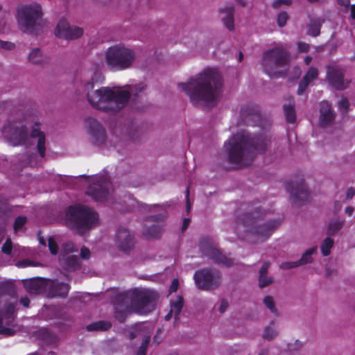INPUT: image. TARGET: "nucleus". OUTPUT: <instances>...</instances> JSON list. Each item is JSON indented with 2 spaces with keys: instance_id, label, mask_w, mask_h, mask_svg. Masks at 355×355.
I'll list each match as a JSON object with an SVG mask.
<instances>
[{
  "instance_id": "f257e3e1",
  "label": "nucleus",
  "mask_w": 355,
  "mask_h": 355,
  "mask_svg": "<svg viewBox=\"0 0 355 355\" xmlns=\"http://www.w3.org/2000/svg\"><path fill=\"white\" fill-rule=\"evenodd\" d=\"M270 139L265 134L252 135L242 131L232 135L224 144L228 162L237 168L248 166L258 154L266 152Z\"/></svg>"
},
{
  "instance_id": "f03ea898",
  "label": "nucleus",
  "mask_w": 355,
  "mask_h": 355,
  "mask_svg": "<svg viewBox=\"0 0 355 355\" xmlns=\"http://www.w3.org/2000/svg\"><path fill=\"white\" fill-rule=\"evenodd\" d=\"M178 86L189 96L193 105L204 102L214 105L220 94L223 79L216 70L208 68L188 83H180Z\"/></svg>"
},
{
  "instance_id": "7ed1b4c3",
  "label": "nucleus",
  "mask_w": 355,
  "mask_h": 355,
  "mask_svg": "<svg viewBox=\"0 0 355 355\" xmlns=\"http://www.w3.org/2000/svg\"><path fill=\"white\" fill-rule=\"evenodd\" d=\"M94 82L85 85L89 103L94 108L106 112H118L128 103L130 93L127 90L114 91L107 87L92 91Z\"/></svg>"
},
{
  "instance_id": "20e7f679",
  "label": "nucleus",
  "mask_w": 355,
  "mask_h": 355,
  "mask_svg": "<svg viewBox=\"0 0 355 355\" xmlns=\"http://www.w3.org/2000/svg\"><path fill=\"white\" fill-rule=\"evenodd\" d=\"M257 203L248 205V211L243 218H238V223H241L252 235L257 236L261 242L267 240L274 232L280 226L281 220L272 219L265 223H261V218L265 216L266 211L262 210Z\"/></svg>"
},
{
  "instance_id": "39448f33",
  "label": "nucleus",
  "mask_w": 355,
  "mask_h": 355,
  "mask_svg": "<svg viewBox=\"0 0 355 355\" xmlns=\"http://www.w3.org/2000/svg\"><path fill=\"white\" fill-rule=\"evenodd\" d=\"M17 303V289L10 282L0 283V334L12 336L15 331L11 327L15 322Z\"/></svg>"
},
{
  "instance_id": "423d86ee",
  "label": "nucleus",
  "mask_w": 355,
  "mask_h": 355,
  "mask_svg": "<svg viewBox=\"0 0 355 355\" xmlns=\"http://www.w3.org/2000/svg\"><path fill=\"white\" fill-rule=\"evenodd\" d=\"M66 219L72 229L80 235H83L98 223V214L92 209L76 204L68 207L66 211Z\"/></svg>"
},
{
  "instance_id": "0eeeda50",
  "label": "nucleus",
  "mask_w": 355,
  "mask_h": 355,
  "mask_svg": "<svg viewBox=\"0 0 355 355\" xmlns=\"http://www.w3.org/2000/svg\"><path fill=\"white\" fill-rule=\"evenodd\" d=\"M40 123L35 122L29 133L27 127L20 123L12 125L10 128V139L15 145H31V139H37V150L41 157L46 154V135L40 130Z\"/></svg>"
},
{
  "instance_id": "6e6552de",
  "label": "nucleus",
  "mask_w": 355,
  "mask_h": 355,
  "mask_svg": "<svg viewBox=\"0 0 355 355\" xmlns=\"http://www.w3.org/2000/svg\"><path fill=\"white\" fill-rule=\"evenodd\" d=\"M289 53L282 46H277L265 51L263 54L262 67L270 77L284 76L290 65Z\"/></svg>"
},
{
  "instance_id": "1a4fd4ad",
  "label": "nucleus",
  "mask_w": 355,
  "mask_h": 355,
  "mask_svg": "<svg viewBox=\"0 0 355 355\" xmlns=\"http://www.w3.org/2000/svg\"><path fill=\"white\" fill-rule=\"evenodd\" d=\"M16 17L19 26L24 31L35 33L42 27L43 10L37 3L18 6Z\"/></svg>"
},
{
  "instance_id": "9d476101",
  "label": "nucleus",
  "mask_w": 355,
  "mask_h": 355,
  "mask_svg": "<svg viewBox=\"0 0 355 355\" xmlns=\"http://www.w3.org/2000/svg\"><path fill=\"white\" fill-rule=\"evenodd\" d=\"M135 58V53L132 50L121 45L110 47L106 53V62L108 66L116 70L129 68Z\"/></svg>"
},
{
  "instance_id": "9b49d317",
  "label": "nucleus",
  "mask_w": 355,
  "mask_h": 355,
  "mask_svg": "<svg viewBox=\"0 0 355 355\" xmlns=\"http://www.w3.org/2000/svg\"><path fill=\"white\" fill-rule=\"evenodd\" d=\"M157 297L154 291L135 288L132 290V309L139 313H148L154 309Z\"/></svg>"
},
{
  "instance_id": "f8f14e48",
  "label": "nucleus",
  "mask_w": 355,
  "mask_h": 355,
  "mask_svg": "<svg viewBox=\"0 0 355 355\" xmlns=\"http://www.w3.org/2000/svg\"><path fill=\"white\" fill-rule=\"evenodd\" d=\"M193 279L198 289L214 291L220 286L222 274L216 269L202 268L196 271Z\"/></svg>"
},
{
  "instance_id": "ddd939ff",
  "label": "nucleus",
  "mask_w": 355,
  "mask_h": 355,
  "mask_svg": "<svg viewBox=\"0 0 355 355\" xmlns=\"http://www.w3.org/2000/svg\"><path fill=\"white\" fill-rule=\"evenodd\" d=\"M110 187L111 182L106 175L96 176L86 193L96 202H105L110 193Z\"/></svg>"
},
{
  "instance_id": "4468645a",
  "label": "nucleus",
  "mask_w": 355,
  "mask_h": 355,
  "mask_svg": "<svg viewBox=\"0 0 355 355\" xmlns=\"http://www.w3.org/2000/svg\"><path fill=\"white\" fill-rule=\"evenodd\" d=\"M286 189L291 194V198L295 205H300L309 198V192L301 175L296 177L295 181L287 182Z\"/></svg>"
},
{
  "instance_id": "2eb2a0df",
  "label": "nucleus",
  "mask_w": 355,
  "mask_h": 355,
  "mask_svg": "<svg viewBox=\"0 0 355 355\" xmlns=\"http://www.w3.org/2000/svg\"><path fill=\"white\" fill-rule=\"evenodd\" d=\"M199 248L204 255L212 259L216 264L225 267H230L234 264L232 259L227 257L214 247L209 239L202 238L199 242Z\"/></svg>"
},
{
  "instance_id": "dca6fc26",
  "label": "nucleus",
  "mask_w": 355,
  "mask_h": 355,
  "mask_svg": "<svg viewBox=\"0 0 355 355\" xmlns=\"http://www.w3.org/2000/svg\"><path fill=\"white\" fill-rule=\"evenodd\" d=\"M166 215L159 214L146 218V224L143 229V235L147 239H157L161 236L165 225Z\"/></svg>"
},
{
  "instance_id": "f3484780",
  "label": "nucleus",
  "mask_w": 355,
  "mask_h": 355,
  "mask_svg": "<svg viewBox=\"0 0 355 355\" xmlns=\"http://www.w3.org/2000/svg\"><path fill=\"white\" fill-rule=\"evenodd\" d=\"M327 79L332 87L339 91L346 89L351 82L345 79L344 71L341 68L334 66L327 67Z\"/></svg>"
},
{
  "instance_id": "a211bd4d",
  "label": "nucleus",
  "mask_w": 355,
  "mask_h": 355,
  "mask_svg": "<svg viewBox=\"0 0 355 355\" xmlns=\"http://www.w3.org/2000/svg\"><path fill=\"white\" fill-rule=\"evenodd\" d=\"M55 34L58 37L72 40L80 37L83 34V29L71 26L67 20L61 19L57 24Z\"/></svg>"
},
{
  "instance_id": "6ab92c4d",
  "label": "nucleus",
  "mask_w": 355,
  "mask_h": 355,
  "mask_svg": "<svg viewBox=\"0 0 355 355\" xmlns=\"http://www.w3.org/2000/svg\"><path fill=\"white\" fill-rule=\"evenodd\" d=\"M241 115L248 125L262 126V116L260 107L254 104H248L241 108Z\"/></svg>"
},
{
  "instance_id": "aec40b11",
  "label": "nucleus",
  "mask_w": 355,
  "mask_h": 355,
  "mask_svg": "<svg viewBox=\"0 0 355 355\" xmlns=\"http://www.w3.org/2000/svg\"><path fill=\"white\" fill-rule=\"evenodd\" d=\"M115 243L117 248L125 252H129L135 246V238L129 230L125 227H120L116 233Z\"/></svg>"
},
{
  "instance_id": "412c9836",
  "label": "nucleus",
  "mask_w": 355,
  "mask_h": 355,
  "mask_svg": "<svg viewBox=\"0 0 355 355\" xmlns=\"http://www.w3.org/2000/svg\"><path fill=\"white\" fill-rule=\"evenodd\" d=\"M87 123L92 141L95 145H101L106 140V132L103 125L96 119L88 118Z\"/></svg>"
},
{
  "instance_id": "4be33fe9",
  "label": "nucleus",
  "mask_w": 355,
  "mask_h": 355,
  "mask_svg": "<svg viewBox=\"0 0 355 355\" xmlns=\"http://www.w3.org/2000/svg\"><path fill=\"white\" fill-rule=\"evenodd\" d=\"M319 124L322 128L331 126L334 123L336 113L332 105L328 101L324 100L320 103Z\"/></svg>"
},
{
  "instance_id": "5701e85b",
  "label": "nucleus",
  "mask_w": 355,
  "mask_h": 355,
  "mask_svg": "<svg viewBox=\"0 0 355 355\" xmlns=\"http://www.w3.org/2000/svg\"><path fill=\"white\" fill-rule=\"evenodd\" d=\"M49 284V280L43 277H33L30 279L23 281V285L29 293H40L46 289Z\"/></svg>"
},
{
  "instance_id": "b1692460",
  "label": "nucleus",
  "mask_w": 355,
  "mask_h": 355,
  "mask_svg": "<svg viewBox=\"0 0 355 355\" xmlns=\"http://www.w3.org/2000/svg\"><path fill=\"white\" fill-rule=\"evenodd\" d=\"M59 261L62 267L67 271H75L80 268V259L77 255L62 254Z\"/></svg>"
},
{
  "instance_id": "393cba45",
  "label": "nucleus",
  "mask_w": 355,
  "mask_h": 355,
  "mask_svg": "<svg viewBox=\"0 0 355 355\" xmlns=\"http://www.w3.org/2000/svg\"><path fill=\"white\" fill-rule=\"evenodd\" d=\"M70 289L67 283L60 282L58 280L52 281L49 289V295L53 297H66Z\"/></svg>"
},
{
  "instance_id": "a878e982",
  "label": "nucleus",
  "mask_w": 355,
  "mask_h": 355,
  "mask_svg": "<svg viewBox=\"0 0 355 355\" xmlns=\"http://www.w3.org/2000/svg\"><path fill=\"white\" fill-rule=\"evenodd\" d=\"M234 8L233 6H225L219 10L224 25L230 31L234 28Z\"/></svg>"
},
{
  "instance_id": "bb28decb",
  "label": "nucleus",
  "mask_w": 355,
  "mask_h": 355,
  "mask_svg": "<svg viewBox=\"0 0 355 355\" xmlns=\"http://www.w3.org/2000/svg\"><path fill=\"white\" fill-rule=\"evenodd\" d=\"M114 306H128L132 309V290L116 293L113 299Z\"/></svg>"
},
{
  "instance_id": "cd10ccee",
  "label": "nucleus",
  "mask_w": 355,
  "mask_h": 355,
  "mask_svg": "<svg viewBox=\"0 0 355 355\" xmlns=\"http://www.w3.org/2000/svg\"><path fill=\"white\" fill-rule=\"evenodd\" d=\"M324 20L321 17H312L307 26V34L312 37H317L320 34L321 27Z\"/></svg>"
},
{
  "instance_id": "c85d7f7f",
  "label": "nucleus",
  "mask_w": 355,
  "mask_h": 355,
  "mask_svg": "<svg viewBox=\"0 0 355 355\" xmlns=\"http://www.w3.org/2000/svg\"><path fill=\"white\" fill-rule=\"evenodd\" d=\"M283 110L286 121L288 123H294L296 121V112L293 99L291 103L283 105Z\"/></svg>"
},
{
  "instance_id": "c756f323",
  "label": "nucleus",
  "mask_w": 355,
  "mask_h": 355,
  "mask_svg": "<svg viewBox=\"0 0 355 355\" xmlns=\"http://www.w3.org/2000/svg\"><path fill=\"white\" fill-rule=\"evenodd\" d=\"M112 327V323L107 320H99L92 322L87 326V330L92 331H107Z\"/></svg>"
},
{
  "instance_id": "7c9ffc66",
  "label": "nucleus",
  "mask_w": 355,
  "mask_h": 355,
  "mask_svg": "<svg viewBox=\"0 0 355 355\" xmlns=\"http://www.w3.org/2000/svg\"><path fill=\"white\" fill-rule=\"evenodd\" d=\"M114 318L119 322L123 323L125 321L128 315L131 313V309L128 306H114Z\"/></svg>"
},
{
  "instance_id": "2f4dec72",
  "label": "nucleus",
  "mask_w": 355,
  "mask_h": 355,
  "mask_svg": "<svg viewBox=\"0 0 355 355\" xmlns=\"http://www.w3.org/2000/svg\"><path fill=\"white\" fill-rule=\"evenodd\" d=\"M184 306V298L181 295L177 297L176 300L171 302V311L173 313L174 319L177 321L179 319V315Z\"/></svg>"
},
{
  "instance_id": "473e14b6",
  "label": "nucleus",
  "mask_w": 355,
  "mask_h": 355,
  "mask_svg": "<svg viewBox=\"0 0 355 355\" xmlns=\"http://www.w3.org/2000/svg\"><path fill=\"white\" fill-rule=\"evenodd\" d=\"M334 243L333 239L327 237L321 243L320 249L323 256L327 257L330 254L331 249L332 248Z\"/></svg>"
},
{
  "instance_id": "72a5a7b5",
  "label": "nucleus",
  "mask_w": 355,
  "mask_h": 355,
  "mask_svg": "<svg viewBox=\"0 0 355 355\" xmlns=\"http://www.w3.org/2000/svg\"><path fill=\"white\" fill-rule=\"evenodd\" d=\"M316 248H312L307 250L302 256L301 259L297 261L299 266L306 263H311L313 261L312 254L315 252Z\"/></svg>"
},
{
  "instance_id": "f704fd0d",
  "label": "nucleus",
  "mask_w": 355,
  "mask_h": 355,
  "mask_svg": "<svg viewBox=\"0 0 355 355\" xmlns=\"http://www.w3.org/2000/svg\"><path fill=\"white\" fill-rule=\"evenodd\" d=\"M28 60L33 64H40L43 60V55L39 48H35L30 53Z\"/></svg>"
},
{
  "instance_id": "c9c22d12",
  "label": "nucleus",
  "mask_w": 355,
  "mask_h": 355,
  "mask_svg": "<svg viewBox=\"0 0 355 355\" xmlns=\"http://www.w3.org/2000/svg\"><path fill=\"white\" fill-rule=\"evenodd\" d=\"M343 225V222L340 220L330 222L328 226L327 234L329 236L335 235L338 231L341 230Z\"/></svg>"
},
{
  "instance_id": "e433bc0d",
  "label": "nucleus",
  "mask_w": 355,
  "mask_h": 355,
  "mask_svg": "<svg viewBox=\"0 0 355 355\" xmlns=\"http://www.w3.org/2000/svg\"><path fill=\"white\" fill-rule=\"evenodd\" d=\"M318 76V71L315 67H310L303 78H306V81L310 83Z\"/></svg>"
},
{
  "instance_id": "4c0bfd02",
  "label": "nucleus",
  "mask_w": 355,
  "mask_h": 355,
  "mask_svg": "<svg viewBox=\"0 0 355 355\" xmlns=\"http://www.w3.org/2000/svg\"><path fill=\"white\" fill-rule=\"evenodd\" d=\"M318 76V71L315 67H310L303 78H306V81L310 83Z\"/></svg>"
},
{
  "instance_id": "58836bf2",
  "label": "nucleus",
  "mask_w": 355,
  "mask_h": 355,
  "mask_svg": "<svg viewBox=\"0 0 355 355\" xmlns=\"http://www.w3.org/2000/svg\"><path fill=\"white\" fill-rule=\"evenodd\" d=\"M289 19V16L288 13L286 11H282L280 12L277 17V22L279 27H284L287 21Z\"/></svg>"
},
{
  "instance_id": "ea45409f",
  "label": "nucleus",
  "mask_w": 355,
  "mask_h": 355,
  "mask_svg": "<svg viewBox=\"0 0 355 355\" xmlns=\"http://www.w3.org/2000/svg\"><path fill=\"white\" fill-rule=\"evenodd\" d=\"M27 218L26 216H18L15 218L13 227L15 232L20 230L26 224Z\"/></svg>"
},
{
  "instance_id": "a19ab883",
  "label": "nucleus",
  "mask_w": 355,
  "mask_h": 355,
  "mask_svg": "<svg viewBox=\"0 0 355 355\" xmlns=\"http://www.w3.org/2000/svg\"><path fill=\"white\" fill-rule=\"evenodd\" d=\"M48 247L50 252L52 254H56L58 252L59 247L55 240V239L52 236L48 239Z\"/></svg>"
},
{
  "instance_id": "79ce46f5",
  "label": "nucleus",
  "mask_w": 355,
  "mask_h": 355,
  "mask_svg": "<svg viewBox=\"0 0 355 355\" xmlns=\"http://www.w3.org/2000/svg\"><path fill=\"white\" fill-rule=\"evenodd\" d=\"M44 335V340H45L49 344H54L58 341V337L47 330L42 331Z\"/></svg>"
},
{
  "instance_id": "37998d69",
  "label": "nucleus",
  "mask_w": 355,
  "mask_h": 355,
  "mask_svg": "<svg viewBox=\"0 0 355 355\" xmlns=\"http://www.w3.org/2000/svg\"><path fill=\"white\" fill-rule=\"evenodd\" d=\"M263 303L272 313L275 314L277 313V309L275 308L273 299L271 296L265 297V298L263 299Z\"/></svg>"
},
{
  "instance_id": "c03bdc74",
  "label": "nucleus",
  "mask_w": 355,
  "mask_h": 355,
  "mask_svg": "<svg viewBox=\"0 0 355 355\" xmlns=\"http://www.w3.org/2000/svg\"><path fill=\"white\" fill-rule=\"evenodd\" d=\"M12 250V241H11V239L8 238L1 247V251L4 254H6L7 255H10V254H11Z\"/></svg>"
},
{
  "instance_id": "a18cd8bd",
  "label": "nucleus",
  "mask_w": 355,
  "mask_h": 355,
  "mask_svg": "<svg viewBox=\"0 0 355 355\" xmlns=\"http://www.w3.org/2000/svg\"><path fill=\"white\" fill-rule=\"evenodd\" d=\"M277 335V331L276 329L270 327H266L265 328L264 332H263V338H267L268 340L273 339L275 336Z\"/></svg>"
},
{
  "instance_id": "49530a36",
  "label": "nucleus",
  "mask_w": 355,
  "mask_h": 355,
  "mask_svg": "<svg viewBox=\"0 0 355 355\" xmlns=\"http://www.w3.org/2000/svg\"><path fill=\"white\" fill-rule=\"evenodd\" d=\"M309 84L310 83H309L306 81V78H302L299 83L297 94L300 96L304 94V92L306 91V89L308 87Z\"/></svg>"
},
{
  "instance_id": "de8ad7c7",
  "label": "nucleus",
  "mask_w": 355,
  "mask_h": 355,
  "mask_svg": "<svg viewBox=\"0 0 355 355\" xmlns=\"http://www.w3.org/2000/svg\"><path fill=\"white\" fill-rule=\"evenodd\" d=\"M338 106L340 109L344 112H347L349 110V103L346 97H342L338 101Z\"/></svg>"
},
{
  "instance_id": "09e8293b",
  "label": "nucleus",
  "mask_w": 355,
  "mask_h": 355,
  "mask_svg": "<svg viewBox=\"0 0 355 355\" xmlns=\"http://www.w3.org/2000/svg\"><path fill=\"white\" fill-rule=\"evenodd\" d=\"M16 266L18 268H26L29 266H37V263L29 259H24L17 262Z\"/></svg>"
},
{
  "instance_id": "8fccbe9b",
  "label": "nucleus",
  "mask_w": 355,
  "mask_h": 355,
  "mask_svg": "<svg viewBox=\"0 0 355 355\" xmlns=\"http://www.w3.org/2000/svg\"><path fill=\"white\" fill-rule=\"evenodd\" d=\"M259 286L260 288H264L268 286L272 282V279L270 277H266V275L264 276H259Z\"/></svg>"
},
{
  "instance_id": "3c124183",
  "label": "nucleus",
  "mask_w": 355,
  "mask_h": 355,
  "mask_svg": "<svg viewBox=\"0 0 355 355\" xmlns=\"http://www.w3.org/2000/svg\"><path fill=\"white\" fill-rule=\"evenodd\" d=\"M292 4V0H275L272 2V7L274 8H279L282 5L291 6Z\"/></svg>"
},
{
  "instance_id": "603ef678",
  "label": "nucleus",
  "mask_w": 355,
  "mask_h": 355,
  "mask_svg": "<svg viewBox=\"0 0 355 355\" xmlns=\"http://www.w3.org/2000/svg\"><path fill=\"white\" fill-rule=\"evenodd\" d=\"M298 266H299V265H298L297 261H286V262H283L280 265V268L282 269H290V268H296Z\"/></svg>"
},
{
  "instance_id": "864d4df0",
  "label": "nucleus",
  "mask_w": 355,
  "mask_h": 355,
  "mask_svg": "<svg viewBox=\"0 0 355 355\" xmlns=\"http://www.w3.org/2000/svg\"><path fill=\"white\" fill-rule=\"evenodd\" d=\"M15 45L14 43L10 42H4L0 40V48L6 50H12L14 49Z\"/></svg>"
},
{
  "instance_id": "5fc2aeb1",
  "label": "nucleus",
  "mask_w": 355,
  "mask_h": 355,
  "mask_svg": "<svg viewBox=\"0 0 355 355\" xmlns=\"http://www.w3.org/2000/svg\"><path fill=\"white\" fill-rule=\"evenodd\" d=\"M310 49L309 44L304 42H299L297 43V49L300 52L302 53H307Z\"/></svg>"
},
{
  "instance_id": "6e6d98bb",
  "label": "nucleus",
  "mask_w": 355,
  "mask_h": 355,
  "mask_svg": "<svg viewBox=\"0 0 355 355\" xmlns=\"http://www.w3.org/2000/svg\"><path fill=\"white\" fill-rule=\"evenodd\" d=\"M179 287V281L177 278L173 279L172 283L169 287L168 292L170 294L175 293L178 291Z\"/></svg>"
},
{
  "instance_id": "4d7b16f0",
  "label": "nucleus",
  "mask_w": 355,
  "mask_h": 355,
  "mask_svg": "<svg viewBox=\"0 0 355 355\" xmlns=\"http://www.w3.org/2000/svg\"><path fill=\"white\" fill-rule=\"evenodd\" d=\"M63 247L67 252H78V250L77 247L71 242L65 243Z\"/></svg>"
},
{
  "instance_id": "13d9d810",
  "label": "nucleus",
  "mask_w": 355,
  "mask_h": 355,
  "mask_svg": "<svg viewBox=\"0 0 355 355\" xmlns=\"http://www.w3.org/2000/svg\"><path fill=\"white\" fill-rule=\"evenodd\" d=\"M90 255H91L90 250L87 248L83 246L80 250L81 257L84 259H89Z\"/></svg>"
},
{
  "instance_id": "bf43d9fd",
  "label": "nucleus",
  "mask_w": 355,
  "mask_h": 355,
  "mask_svg": "<svg viewBox=\"0 0 355 355\" xmlns=\"http://www.w3.org/2000/svg\"><path fill=\"white\" fill-rule=\"evenodd\" d=\"M269 266H270L269 262H264L259 270V276L266 275L268 272Z\"/></svg>"
},
{
  "instance_id": "052dcab7",
  "label": "nucleus",
  "mask_w": 355,
  "mask_h": 355,
  "mask_svg": "<svg viewBox=\"0 0 355 355\" xmlns=\"http://www.w3.org/2000/svg\"><path fill=\"white\" fill-rule=\"evenodd\" d=\"M150 336H145L142 340V343L139 348L147 350L148 344L150 343Z\"/></svg>"
},
{
  "instance_id": "680f3d73",
  "label": "nucleus",
  "mask_w": 355,
  "mask_h": 355,
  "mask_svg": "<svg viewBox=\"0 0 355 355\" xmlns=\"http://www.w3.org/2000/svg\"><path fill=\"white\" fill-rule=\"evenodd\" d=\"M228 307V302L225 299H223L220 302V305L219 307V311L220 313H223Z\"/></svg>"
},
{
  "instance_id": "e2e57ef3",
  "label": "nucleus",
  "mask_w": 355,
  "mask_h": 355,
  "mask_svg": "<svg viewBox=\"0 0 355 355\" xmlns=\"http://www.w3.org/2000/svg\"><path fill=\"white\" fill-rule=\"evenodd\" d=\"M189 187H187V189H186V199H187L186 209H187V214H189L191 210V203L189 202Z\"/></svg>"
},
{
  "instance_id": "0e129e2a",
  "label": "nucleus",
  "mask_w": 355,
  "mask_h": 355,
  "mask_svg": "<svg viewBox=\"0 0 355 355\" xmlns=\"http://www.w3.org/2000/svg\"><path fill=\"white\" fill-rule=\"evenodd\" d=\"M355 196V189L353 187H349L346 193V199L350 200Z\"/></svg>"
},
{
  "instance_id": "69168bd1",
  "label": "nucleus",
  "mask_w": 355,
  "mask_h": 355,
  "mask_svg": "<svg viewBox=\"0 0 355 355\" xmlns=\"http://www.w3.org/2000/svg\"><path fill=\"white\" fill-rule=\"evenodd\" d=\"M337 3L338 5L341 6H344L346 10L351 6L350 0H337Z\"/></svg>"
},
{
  "instance_id": "338daca9",
  "label": "nucleus",
  "mask_w": 355,
  "mask_h": 355,
  "mask_svg": "<svg viewBox=\"0 0 355 355\" xmlns=\"http://www.w3.org/2000/svg\"><path fill=\"white\" fill-rule=\"evenodd\" d=\"M20 304L24 306V307H28L29 306V304H30V300L28 297H21L20 299Z\"/></svg>"
},
{
  "instance_id": "774afa93",
  "label": "nucleus",
  "mask_w": 355,
  "mask_h": 355,
  "mask_svg": "<svg viewBox=\"0 0 355 355\" xmlns=\"http://www.w3.org/2000/svg\"><path fill=\"white\" fill-rule=\"evenodd\" d=\"M190 223V219L188 218H185L183 220L182 226V231L184 232L186 230L187 227L189 226Z\"/></svg>"
}]
</instances>
